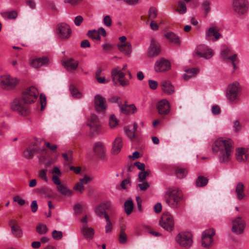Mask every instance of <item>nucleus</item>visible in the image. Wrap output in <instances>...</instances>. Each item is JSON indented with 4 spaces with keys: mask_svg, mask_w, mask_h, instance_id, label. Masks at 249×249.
<instances>
[{
    "mask_svg": "<svg viewBox=\"0 0 249 249\" xmlns=\"http://www.w3.org/2000/svg\"><path fill=\"white\" fill-rule=\"evenodd\" d=\"M127 241V236L124 232V229H122L119 236V242L121 244H124Z\"/></svg>",
    "mask_w": 249,
    "mask_h": 249,
    "instance_id": "nucleus-49",
    "label": "nucleus"
},
{
    "mask_svg": "<svg viewBox=\"0 0 249 249\" xmlns=\"http://www.w3.org/2000/svg\"><path fill=\"white\" fill-rule=\"evenodd\" d=\"M52 236L53 238L56 240H60L63 237L62 232L61 231H58L54 230L52 232Z\"/></svg>",
    "mask_w": 249,
    "mask_h": 249,
    "instance_id": "nucleus-50",
    "label": "nucleus"
},
{
    "mask_svg": "<svg viewBox=\"0 0 249 249\" xmlns=\"http://www.w3.org/2000/svg\"><path fill=\"white\" fill-rule=\"evenodd\" d=\"M63 65L68 71L75 70L78 66V62L71 58L63 61Z\"/></svg>",
    "mask_w": 249,
    "mask_h": 249,
    "instance_id": "nucleus-25",
    "label": "nucleus"
},
{
    "mask_svg": "<svg viewBox=\"0 0 249 249\" xmlns=\"http://www.w3.org/2000/svg\"><path fill=\"white\" fill-rule=\"evenodd\" d=\"M235 193L239 200L243 199L245 196V186L241 182H238L235 186Z\"/></svg>",
    "mask_w": 249,
    "mask_h": 249,
    "instance_id": "nucleus-28",
    "label": "nucleus"
},
{
    "mask_svg": "<svg viewBox=\"0 0 249 249\" xmlns=\"http://www.w3.org/2000/svg\"><path fill=\"white\" fill-rule=\"evenodd\" d=\"M187 174V171L185 168L177 167L175 169V174L178 178H183Z\"/></svg>",
    "mask_w": 249,
    "mask_h": 249,
    "instance_id": "nucleus-41",
    "label": "nucleus"
},
{
    "mask_svg": "<svg viewBox=\"0 0 249 249\" xmlns=\"http://www.w3.org/2000/svg\"><path fill=\"white\" fill-rule=\"evenodd\" d=\"M148 84L150 88L152 89H155L158 87L157 82L153 80H149Z\"/></svg>",
    "mask_w": 249,
    "mask_h": 249,
    "instance_id": "nucleus-59",
    "label": "nucleus"
},
{
    "mask_svg": "<svg viewBox=\"0 0 249 249\" xmlns=\"http://www.w3.org/2000/svg\"><path fill=\"white\" fill-rule=\"evenodd\" d=\"M40 103L41 104V110H43L46 105V97L43 94L40 95Z\"/></svg>",
    "mask_w": 249,
    "mask_h": 249,
    "instance_id": "nucleus-52",
    "label": "nucleus"
},
{
    "mask_svg": "<svg viewBox=\"0 0 249 249\" xmlns=\"http://www.w3.org/2000/svg\"><path fill=\"white\" fill-rule=\"evenodd\" d=\"M49 63V59L47 56L31 58L30 60V65L35 68H39L43 65L48 64Z\"/></svg>",
    "mask_w": 249,
    "mask_h": 249,
    "instance_id": "nucleus-21",
    "label": "nucleus"
},
{
    "mask_svg": "<svg viewBox=\"0 0 249 249\" xmlns=\"http://www.w3.org/2000/svg\"><path fill=\"white\" fill-rule=\"evenodd\" d=\"M36 231L40 234H44L48 231V228L46 225L40 223L36 227Z\"/></svg>",
    "mask_w": 249,
    "mask_h": 249,
    "instance_id": "nucleus-45",
    "label": "nucleus"
},
{
    "mask_svg": "<svg viewBox=\"0 0 249 249\" xmlns=\"http://www.w3.org/2000/svg\"><path fill=\"white\" fill-rule=\"evenodd\" d=\"M232 227L231 231L237 235L243 233L246 228V221L242 217L237 216L231 221Z\"/></svg>",
    "mask_w": 249,
    "mask_h": 249,
    "instance_id": "nucleus-7",
    "label": "nucleus"
},
{
    "mask_svg": "<svg viewBox=\"0 0 249 249\" xmlns=\"http://www.w3.org/2000/svg\"><path fill=\"white\" fill-rule=\"evenodd\" d=\"M221 37V35L219 33V30L216 26L210 27L206 32V38L207 40H212L214 41Z\"/></svg>",
    "mask_w": 249,
    "mask_h": 249,
    "instance_id": "nucleus-19",
    "label": "nucleus"
},
{
    "mask_svg": "<svg viewBox=\"0 0 249 249\" xmlns=\"http://www.w3.org/2000/svg\"><path fill=\"white\" fill-rule=\"evenodd\" d=\"M95 109L98 112H104L107 108L106 99L100 95H96L94 97Z\"/></svg>",
    "mask_w": 249,
    "mask_h": 249,
    "instance_id": "nucleus-16",
    "label": "nucleus"
},
{
    "mask_svg": "<svg viewBox=\"0 0 249 249\" xmlns=\"http://www.w3.org/2000/svg\"><path fill=\"white\" fill-rule=\"evenodd\" d=\"M157 108L160 114L164 115L169 112L170 107L168 101L163 99L157 103Z\"/></svg>",
    "mask_w": 249,
    "mask_h": 249,
    "instance_id": "nucleus-20",
    "label": "nucleus"
},
{
    "mask_svg": "<svg viewBox=\"0 0 249 249\" xmlns=\"http://www.w3.org/2000/svg\"><path fill=\"white\" fill-rule=\"evenodd\" d=\"M15 79L9 74H3L0 76V86L5 90H10L14 88Z\"/></svg>",
    "mask_w": 249,
    "mask_h": 249,
    "instance_id": "nucleus-12",
    "label": "nucleus"
},
{
    "mask_svg": "<svg viewBox=\"0 0 249 249\" xmlns=\"http://www.w3.org/2000/svg\"><path fill=\"white\" fill-rule=\"evenodd\" d=\"M105 210H108L113 209L114 208L113 205L110 201H107L101 204Z\"/></svg>",
    "mask_w": 249,
    "mask_h": 249,
    "instance_id": "nucleus-54",
    "label": "nucleus"
},
{
    "mask_svg": "<svg viewBox=\"0 0 249 249\" xmlns=\"http://www.w3.org/2000/svg\"><path fill=\"white\" fill-rule=\"evenodd\" d=\"M164 199L169 207L177 209L181 206L183 201V195L179 189L170 188L166 191Z\"/></svg>",
    "mask_w": 249,
    "mask_h": 249,
    "instance_id": "nucleus-3",
    "label": "nucleus"
},
{
    "mask_svg": "<svg viewBox=\"0 0 249 249\" xmlns=\"http://www.w3.org/2000/svg\"><path fill=\"white\" fill-rule=\"evenodd\" d=\"M170 62L163 58L158 60L155 64L154 69L156 72H163L170 69Z\"/></svg>",
    "mask_w": 249,
    "mask_h": 249,
    "instance_id": "nucleus-15",
    "label": "nucleus"
},
{
    "mask_svg": "<svg viewBox=\"0 0 249 249\" xmlns=\"http://www.w3.org/2000/svg\"><path fill=\"white\" fill-rule=\"evenodd\" d=\"M103 22L104 24L107 27L111 26L112 24V19L109 16H106L104 17Z\"/></svg>",
    "mask_w": 249,
    "mask_h": 249,
    "instance_id": "nucleus-55",
    "label": "nucleus"
},
{
    "mask_svg": "<svg viewBox=\"0 0 249 249\" xmlns=\"http://www.w3.org/2000/svg\"><path fill=\"white\" fill-rule=\"evenodd\" d=\"M62 156L64 159V164L69 165L71 164L72 161V151L71 150L68 151L66 153H62Z\"/></svg>",
    "mask_w": 249,
    "mask_h": 249,
    "instance_id": "nucleus-37",
    "label": "nucleus"
},
{
    "mask_svg": "<svg viewBox=\"0 0 249 249\" xmlns=\"http://www.w3.org/2000/svg\"><path fill=\"white\" fill-rule=\"evenodd\" d=\"M158 10L156 7H151L148 12L149 18L151 19H154L157 17Z\"/></svg>",
    "mask_w": 249,
    "mask_h": 249,
    "instance_id": "nucleus-47",
    "label": "nucleus"
},
{
    "mask_svg": "<svg viewBox=\"0 0 249 249\" xmlns=\"http://www.w3.org/2000/svg\"><path fill=\"white\" fill-rule=\"evenodd\" d=\"M124 211L127 215H129L133 210V203L132 200H128L124 204Z\"/></svg>",
    "mask_w": 249,
    "mask_h": 249,
    "instance_id": "nucleus-38",
    "label": "nucleus"
},
{
    "mask_svg": "<svg viewBox=\"0 0 249 249\" xmlns=\"http://www.w3.org/2000/svg\"><path fill=\"white\" fill-rule=\"evenodd\" d=\"M52 180L54 184L56 185L57 186H59L61 184V181L59 178L56 175H53L52 177Z\"/></svg>",
    "mask_w": 249,
    "mask_h": 249,
    "instance_id": "nucleus-63",
    "label": "nucleus"
},
{
    "mask_svg": "<svg viewBox=\"0 0 249 249\" xmlns=\"http://www.w3.org/2000/svg\"><path fill=\"white\" fill-rule=\"evenodd\" d=\"M233 127L234 131L236 132H238L241 129L242 126L239 122L237 120H235L233 123Z\"/></svg>",
    "mask_w": 249,
    "mask_h": 249,
    "instance_id": "nucleus-58",
    "label": "nucleus"
},
{
    "mask_svg": "<svg viewBox=\"0 0 249 249\" xmlns=\"http://www.w3.org/2000/svg\"><path fill=\"white\" fill-rule=\"evenodd\" d=\"M9 225L11 227V231L13 233L14 235L16 233V229H15V226H16V222L14 220L12 219L10 220L9 222Z\"/></svg>",
    "mask_w": 249,
    "mask_h": 249,
    "instance_id": "nucleus-61",
    "label": "nucleus"
},
{
    "mask_svg": "<svg viewBox=\"0 0 249 249\" xmlns=\"http://www.w3.org/2000/svg\"><path fill=\"white\" fill-rule=\"evenodd\" d=\"M196 53L199 57H203L205 59L211 58L214 52L212 49L204 45H199L196 49Z\"/></svg>",
    "mask_w": 249,
    "mask_h": 249,
    "instance_id": "nucleus-13",
    "label": "nucleus"
},
{
    "mask_svg": "<svg viewBox=\"0 0 249 249\" xmlns=\"http://www.w3.org/2000/svg\"><path fill=\"white\" fill-rule=\"evenodd\" d=\"M123 143L122 138L120 137H117L112 143L111 152L116 155L120 153L123 147Z\"/></svg>",
    "mask_w": 249,
    "mask_h": 249,
    "instance_id": "nucleus-24",
    "label": "nucleus"
},
{
    "mask_svg": "<svg viewBox=\"0 0 249 249\" xmlns=\"http://www.w3.org/2000/svg\"><path fill=\"white\" fill-rule=\"evenodd\" d=\"M233 11L239 15H245L249 11V2L248 0H233Z\"/></svg>",
    "mask_w": 249,
    "mask_h": 249,
    "instance_id": "nucleus-6",
    "label": "nucleus"
},
{
    "mask_svg": "<svg viewBox=\"0 0 249 249\" xmlns=\"http://www.w3.org/2000/svg\"><path fill=\"white\" fill-rule=\"evenodd\" d=\"M93 152L100 159H105L106 148L102 142H99L95 143L93 147Z\"/></svg>",
    "mask_w": 249,
    "mask_h": 249,
    "instance_id": "nucleus-17",
    "label": "nucleus"
},
{
    "mask_svg": "<svg viewBox=\"0 0 249 249\" xmlns=\"http://www.w3.org/2000/svg\"><path fill=\"white\" fill-rule=\"evenodd\" d=\"M154 211L156 213H160L161 211L162 206L160 203H158L154 205Z\"/></svg>",
    "mask_w": 249,
    "mask_h": 249,
    "instance_id": "nucleus-64",
    "label": "nucleus"
},
{
    "mask_svg": "<svg viewBox=\"0 0 249 249\" xmlns=\"http://www.w3.org/2000/svg\"><path fill=\"white\" fill-rule=\"evenodd\" d=\"M210 2L208 0L204 1L202 3L203 10L206 14H207L210 11Z\"/></svg>",
    "mask_w": 249,
    "mask_h": 249,
    "instance_id": "nucleus-56",
    "label": "nucleus"
},
{
    "mask_svg": "<svg viewBox=\"0 0 249 249\" xmlns=\"http://www.w3.org/2000/svg\"><path fill=\"white\" fill-rule=\"evenodd\" d=\"M56 32L59 39L66 40L70 38L71 30L70 26L65 23H61L56 26Z\"/></svg>",
    "mask_w": 249,
    "mask_h": 249,
    "instance_id": "nucleus-9",
    "label": "nucleus"
},
{
    "mask_svg": "<svg viewBox=\"0 0 249 249\" xmlns=\"http://www.w3.org/2000/svg\"><path fill=\"white\" fill-rule=\"evenodd\" d=\"M149 173L147 171H141L139 174V181H144L146 178L148 176Z\"/></svg>",
    "mask_w": 249,
    "mask_h": 249,
    "instance_id": "nucleus-53",
    "label": "nucleus"
},
{
    "mask_svg": "<svg viewBox=\"0 0 249 249\" xmlns=\"http://www.w3.org/2000/svg\"><path fill=\"white\" fill-rule=\"evenodd\" d=\"M38 95L37 89L34 87L26 89L22 94L24 103L19 102L17 105V111L21 115L25 116L30 112L28 104L34 103L36 100Z\"/></svg>",
    "mask_w": 249,
    "mask_h": 249,
    "instance_id": "nucleus-2",
    "label": "nucleus"
},
{
    "mask_svg": "<svg viewBox=\"0 0 249 249\" xmlns=\"http://www.w3.org/2000/svg\"><path fill=\"white\" fill-rule=\"evenodd\" d=\"M232 142L228 138H219L212 145L213 152L217 155L219 161L222 163H228L231 158Z\"/></svg>",
    "mask_w": 249,
    "mask_h": 249,
    "instance_id": "nucleus-1",
    "label": "nucleus"
},
{
    "mask_svg": "<svg viewBox=\"0 0 249 249\" xmlns=\"http://www.w3.org/2000/svg\"><path fill=\"white\" fill-rule=\"evenodd\" d=\"M84 188V186L83 185V183L81 181L77 183L73 187V190L78 191L80 194L83 193Z\"/></svg>",
    "mask_w": 249,
    "mask_h": 249,
    "instance_id": "nucleus-51",
    "label": "nucleus"
},
{
    "mask_svg": "<svg viewBox=\"0 0 249 249\" xmlns=\"http://www.w3.org/2000/svg\"><path fill=\"white\" fill-rule=\"evenodd\" d=\"M119 124V121L114 115H111L109 118V125L111 128L116 127Z\"/></svg>",
    "mask_w": 249,
    "mask_h": 249,
    "instance_id": "nucleus-44",
    "label": "nucleus"
},
{
    "mask_svg": "<svg viewBox=\"0 0 249 249\" xmlns=\"http://www.w3.org/2000/svg\"><path fill=\"white\" fill-rule=\"evenodd\" d=\"M240 87L239 83L234 82L229 85L226 92V97L231 104H235L239 100Z\"/></svg>",
    "mask_w": 249,
    "mask_h": 249,
    "instance_id": "nucleus-4",
    "label": "nucleus"
},
{
    "mask_svg": "<svg viewBox=\"0 0 249 249\" xmlns=\"http://www.w3.org/2000/svg\"><path fill=\"white\" fill-rule=\"evenodd\" d=\"M230 50L229 49L223 50L221 52V55L225 60L231 61L233 66L234 70L236 69V61H237V54L235 53L230 56L229 55Z\"/></svg>",
    "mask_w": 249,
    "mask_h": 249,
    "instance_id": "nucleus-22",
    "label": "nucleus"
},
{
    "mask_svg": "<svg viewBox=\"0 0 249 249\" xmlns=\"http://www.w3.org/2000/svg\"><path fill=\"white\" fill-rule=\"evenodd\" d=\"M208 179L203 176H199L196 180V185L197 187H203L207 185Z\"/></svg>",
    "mask_w": 249,
    "mask_h": 249,
    "instance_id": "nucleus-42",
    "label": "nucleus"
},
{
    "mask_svg": "<svg viewBox=\"0 0 249 249\" xmlns=\"http://www.w3.org/2000/svg\"><path fill=\"white\" fill-rule=\"evenodd\" d=\"M57 189L60 194L64 196H71L73 194L71 190L62 184L57 186Z\"/></svg>",
    "mask_w": 249,
    "mask_h": 249,
    "instance_id": "nucleus-34",
    "label": "nucleus"
},
{
    "mask_svg": "<svg viewBox=\"0 0 249 249\" xmlns=\"http://www.w3.org/2000/svg\"><path fill=\"white\" fill-rule=\"evenodd\" d=\"M214 231L213 229H209L205 231L202 236V245L205 248L209 247L213 241V236Z\"/></svg>",
    "mask_w": 249,
    "mask_h": 249,
    "instance_id": "nucleus-14",
    "label": "nucleus"
},
{
    "mask_svg": "<svg viewBox=\"0 0 249 249\" xmlns=\"http://www.w3.org/2000/svg\"><path fill=\"white\" fill-rule=\"evenodd\" d=\"M47 169H42L39 171L38 174V177L46 182L48 181V178L47 176Z\"/></svg>",
    "mask_w": 249,
    "mask_h": 249,
    "instance_id": "nucleus-46",
    "label": "nucleus"
},
{
    "mask_svg": "<svg viewBox=\"0 0 249 249\" xmlns=\"http://www.w3.org/2000/svg\"><path fill=\"white\" fill-rule=\"evenodd\" d=\"M118 50L124 54L130 56L132 51L131 44L130 42L125 43H119L117 45Z\"/></svg>",
    "mask_w": 249,
    "mask_h": 249,
    "instance_id": "nucleus-23",
    "label": "nucleus"
},
{
    "mask_svg": "<svg viewBox=\"0 0 249 249\" xmlns=\"http://www.w3.org/2000/svg\"><path fill=\"white\" fill-rule=\"evenodd\" d=\"M110 102L112 103H116L118 104L119 107L121 106V99L119 97L114 96L110 98Z\"/></svg>",
    "mask_w": 249,
    "mask_h": 249,
    "instance_id": "nucleus-62",
    "label": "nucleus"
},
{
    "mask_svg": "<svg viewBox=\"0 0 249 249\" xmlns=\"http://www.w3.org/2000/svg\"><path fill=\"white\" fill-rule=\"evenodd\" d=\"M83 21V18L81 16H76L74 20V24L76 26H79Z\"/></svg>",
    "mask_w": 249,
    "mask_h": 249,
    "instance_id": "nucleus-60",
    "label": "nucleus"
},
{
    "mask_svg": "<svg viewBox=\"0 0 249 249\" xmlns=\"http://www.w3.org/2000/svg\"><path fill=\"white\" fill-rule=\"evenodd\" d=\"M125 134L128 138L132 140L135 138V132L137 129V125L134 123L132 125H128L124 127Z\"/></svg>",
    "mask_w": 249,
    "mask_h": 249,
    "instance_id": "nucleus-26",
    "label": "nucleus"
},
{
    "mask_svg": "<svg viewBox=\"0 0 249 249\" xmlns=\"http://www.w3.org/2000/svg\"><path fill=\"white\" fill-rule=\"evenodd\" d=\"M160 52V46L155 40L152 39L149 47L147 54L149 57H153L158 55Z\"/></svg>",
    "mask_w": 249,
    "mask_h": 249,
    "instance_id": "nucleus-18",
    "label": "nucleus"
},
{
    "mask_svg": "<svg viewBox=\"0 0 249 249\" xmlns=\"http://www.w3.org/2000/svg\"><path fill=\"white\" fill-rule=\"evenodd\" d=\"M176 11L179 14H184L187 11L186 4L182 1H179L178 6Z\"/></svg>",
    "mask_w": 249,
    "mask_h": 249,
    "instance_id": "nucleus-40",
    "label": "nucleus"
},
{
    "mask_svg": "<svg viewBox=\"0 0 249 249\" xmlns=\"http://www.w3.org/2000/svg\"><path fill=\"white\" fill-rule=\"evenodd\" d=\"M142 182L138 184V186L142 191L146 190L149 187V184L145 181H141Z\"/></svg>",
    "mask_w": 249,
    "mask_h": 249,
    "instance_id": "nucleus-57",
    "label": "nucleus"
},
{
    "mask_svg": "<svg viewBox=\"0 0 249 249\" xmlns=\"http://www.w3.org/2000/svg\"><path fill=\"white\" fill-rule=\"evenodd\" d=\"M70 90L72 96L75 98H80L82 96L81 92L79 91L78 89L73 86L71 85L70 87Z\"/></svg>",
    "mask_w": 249,
    "mask_h": 249,
    "instance_id": "nucleus-43",
    "label": "nucleus"
},
{
    "mask_svg": "<svg viewBox=\"0 0 249 249\" xmlns=\"http://www.w3.org/2000/svg\"><path fill=\"white\" fill-rule=\"evenodd\" d=\"M95 212L96 214L100 217L103 216L106 213V210L101 204L96 207L95 209Z\"/></svg>",
    "mask_w": 249,
    "mask_h": 249,
    "instance_id": "nucleus-48",
    "label": "nucleus"
},
{
    "mask_svg": "<svg viewBox=\"0 0 249 249\" xmlns=\"http://www.w3.org/2000/svg\"><path fill=\"white\" fill-rule=\"evenodd\" d=\"M161 85L162 90L168 94H173L175 90L174 87L169 81H163Z\"/></svg>",
    "mask_w": 249,
    "mask_h": 249,
    "instance_id": "nucleus-33",
    "label": "nucleus"
},
{
    "mask_svg": "<svg viewBox=\"0 0 249 249\" xmlns=\"http://www.w3.org/2000/svg\"><path fill=\"white\" fill-rule=\"evenodd\" d=\"M176 242L181 246L189 248L192 245V234L188 232L179 233L175 238Z\"/></svg>",
    "mask_w": 249,
    "mask_h": 249,
    "instance_id": "nucleus-8",
    "label": "nucleus"
},
{
    "mask_svg": "<svg viewBox=\"0 0 249 249\" xmlns=\"http://www.w3.org/2000/svg\"><path fill=\"white\" fill-rule=\"evenodd\" d=\"M87 36L94 40H100L101 39L99 32L96 30H89L87 33Z\"/></svg>",
    "mask_w": 249,
    "mask_h": 249,
    "instance_id": "nucleus-39",
    "label": "nucleus"
},
{
    "mask_svg": "<svg viewBox=\"0 0 249 249\" xmlns=\"http://www.w3.org/2000/svg\"><path fill=\"white\" fill-rule=\"evenodd\" d=\"M165 37L172 43L178 45L180 43L179 37L173 32H169L165 34Z\"/></svg>",
    "mask_w": 249,
    "mask_h": 249,
    "instance_id": "nucleus-32",
    "label": "nucleus"
},
{
    "mask_svg": "<svg viewBox=\"0 0 249 249\" xmlns=\"http://www.w3.org/2000/svg\"><path fill=\"white\" fill-rule=\"evenodd\" d=\"M0 15L5 19H14L16 18V11L14 10L3 11L0 13Z\"/></svg>",
    "mask_w": 249,
    "mask_h": 249,
    "instance_id": "nucleus-36",
    "label": "nucleus"
},
{
    "mask_svg": "<svg viewBox=\"0 0 249 249\" xmlns=\"http://www.w3.org/2000/svg\"><path fill=\"white\" fill-rule=\"evenodd\" d=\"M236 159L239 162H245L248 160L246 150L243 148L237 149L235 154Z\"/></svg>",
    "mask_w": 249,
    "mask_h": 249,
    "instance_id": "nucleus-30",
    "label": "nucleus"
},
{
    "mask_svg": "<svg viewBox=\"0 0 249 249\" xmlns=\"http://www.w3.org/2000/svg\"><path fill=\"white\" fill-rule=\"evenodd\" d=\"M38 148L36 145H31L28 146L24 151L23 154L26 159H31L33 158L34 154L38 150Z\"/></svg>",
    "mask_w": 249,
    "mask_h": 249,
    "instance_id": "nucleus-27",
    "label": "nucleus"
},
{
    "mask_svg": "<svg viewBox=\"0 0 249 249\" xmlns=\"http://www.w3.org/2000/svg\"><path fill=\"white\" fill-rule=\"evenodd\" d=\"M125 74L122 72L119 67L114 68L111 71V77L113 81L116 84V80H118L120 84L123 87L127 86L129 82L124 78Z\"/></svg>",
    "mask_w": 249,
    "mask_h": 249,
    "instance_id": "nucleus-10",
    "label": "nucleus"
},
{
    "mask_svg": "<svg viewBox=\"0 0 249 249\" xmlns=\"http://www.w3.org/2000/svg\"><path fill=\"white\" fill-rule=\"evenodd\" d=\"M82 232L85 238L89 240L92 239L94 235V230L93 229L88 226L86 224H83V225Z\"/></svg>",
    "mask_w": 249,
    "mask_h": 249,
    "instance_id": "nucleus-29",
    "label": "nucleus"
},
{
    "mask_svg": "<svg viewBox=\"0 0 249 249\" xmlns=\"http://www.w3.org/2000/svg\"><path fill=\"white\" fill-rule=\"evenodd\" d=\"M160 226L168 231H172L174 228L175 222L173 216L168 212L164 213L159 221Z\"/></svg>",
    "mask_w": 249,
    "mask_h": 249,
    "instance_id": "nucleus-5",
    "label": "nucleus"
},
{
    "mask_svg": "<svg viewBox=\"0 0 249 249\" xmlns=\"http://www.w3.org/2000/svg\"><path fill=\"white\" fill-rule=\"evenodd\" d=\"M87 125L90 127V132L92 135L101 133V124L96 115L94 114L90 115L88 120Z\"/></svg>",
    "mask_w": 249,
    "mask_h": 249,
    "instance_id": "nucleus-11",
    "label": "nucleus"
},
{
    "mask_svg": "<svg viewBox=\"0 0 249 249\" xmlns=\"http://www.w3.org/2000/svg\"><path fill=\"white\" fill-rule=\"evenodd\" d=\"M185 71V73L183 76L184 79L187 80L188 78L194 77L198 73L199 70L196 68H192L186 69Z\"/></svg>",
    "mask_w": 249,
    "mask_h": 249,
    "instance_id": "nucleus-35",
    "label": "nucleus"
},
{
    "mask_svg": "<svg viewBox=\"0 0 249 249\" xmlns=\"http://www.w3.org/2000/svg\"><path fill=\"white\" fill-rule=\"evenodd\" d=\"M120 108L121 112L124 114H133L136 111V107L133 104L130 105L124 104L121 105Z\"/></svg>",
    "mask_w": 249,
    "mask_h": 249,
    "instance_id": "nucleus-31",
    "label": "nucleus"
}]
</instances>
